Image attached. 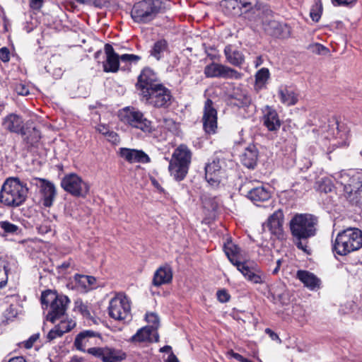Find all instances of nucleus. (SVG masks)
Segmentation results:
<instances>
[{"instance_id": "obj_1", "label": "nucleus", "mask_w": 362, "mask_h": 362, "mask_svg": "<svg viewBox=\"0 0 362 362\" xmlns=\"http://www.w3.org/2000/svg\"><path fill=\"white\" fill-rule=\"evenodd\" d=\"M317 223V218L310 214H297L290 221L293 244L308 255L312 254L309 239L316 235Z\"/></svg>"}, {"instance_id": "obj_2", "label": "nucleus", "mask_w": 362, "mask_h": 362, "mask_svg": "<svg viewBox=\"0 0 362 362\" xmlns=\"http://www.w3.org/2000/svg\"><path fill=\"white\" fill-rule=\"evenodd\" d=\"M28 193L27 185L18 177H9L4 182L0 191V202L8 207H18L26 200Z\"/></svg>"}, {"instance_id": "obj_3", "label": "nucleus", "mask_w": 362, "mask_h": 362, "mask_svg": "<svg viewBox=\"0 0 362 362\" xmlns=\"http://www.w3.org/2000/svg\"><path fill=\"white\" fill-rule=\"evenodd\" d=\"M338 182L343 186L344 196L353 205L360 203L362 194V172L341 170L337 174Z\"/></svg>"}, {"instance_id": "obj_4", "label": "nucleus", "mask_w": 362, "mask_h": 362, "mask_svg": "<svg viewBox=\"0 0 362 362\" xmlns=\"http://www.w3.org/2000/svg\"><path fill=\"white\" fill-rule=\"evenodd\" d=\"M69 303L67 296L58 295L50 290L42 292L41 295L42 308H49L46 319L52 323L64 317Z\"/></svg>"}, {"instance_id": "obj_5", "label": "nucleus", "mask_w": 362, "mask_h": 362, "mask_svg": "<svg viewBox=\"0 0 362 362\" xmlns=\"http://www.w3.org/2000/svg\"><path fill=\"white\" fill-rule=\"evenodd\" d=\"M362 247V231L348 228L339 232L334 241L332 250L339 255H346Z\"/></svg>"}, {"instance_id": "obj_6", "label": "nucleus", "mask_w": 362, "mask_h": 362, "mask_svg": "<svg viewBox=\"0 0 362 362\" xmlns=\"http://www.w3.org/2000/svg\"><path fill=\"white\" fill-rule=\"evenodd\" d=\"M192 153L185 144L177 146L170 160L168 170L170 175L177 181L185 179L188 173L192 160Z\"/></svg>"}, {"instance_id": "obj_7", "label": "nucleus", "mask_w": 362, "mask_h": 362, "mask_svg": "<svg viewBox=\"0 0 362 362\" xmlns=\"http://www.w3.org/2000/svg\"><path fill=\"white\" fill-rule=\"evenodd\" d=\"M224 251L230 262L245 279L254 284L264 283L261 272L257 268L250 267L247 262H241L239 259L240 248L236 245L231 241L227 242L224 245Z\"/></svg>"}, {"instance_id": "obj_8", "label": "nucleus", "mask_w": 362, "mask_h": 362, "mask_svg": "<svg viewBox=\"0 0 362 362\" xmlns=\"http://www.w3.org/2000/svg\"><path fill=\"white\" fill-rule=\"evenodd\" d=\"M163 0H143L136 3L131 16L134 22L146 23L153 20L158 13L167 8Z\"/></svg>"}, {"instance_id": "obj_9", "label": "nucleus", "mask_w": 362, "mask_h": 362, "mask_svg": "<svg viewBox=\"0 0 362 362\" xmlns=\"http://www.w3.org/2000/svg\"><path fill=\"white\" fill-rule=\"evenodd\" d=\"M119 117L124 124L141 130L145 134H150L155 131L152 122L137 108L128 106L119 111Z\"/></svg>"}, {"instance_id": "obj_10", "label": "nucleus", "mask_w": 362, "mask_h": 362, "mask_svg": "<svg viewBox=\"0 0 362 362\" xmlns=\"http://www.w3.org/2000/svg\"><path fill=\"white\" fill-rule=\"evenodd\" d=\"M104 51L106 55V59L103 62V71L105 72H117L119 70V61L136 63L141 59L139 56L133 54H124L119 56L110 44L105 45Z\"/></svg>"}, {"instance_id": "obj_11", "label": "nucleus", "mask_w": 362, "mask_h": 362, "mask_svg": "<svg viewBox=\"0 0 362 362\" xmlns=\"http://www.w3.org/2000/svg\"><path fill=\"white\" fill-rule=\"evenodd\" d=\"M146 101L156 108H168L173 101L170 90L163 84L151 88L150 90H144L142 95Z\"/></svg>"}, {"instance_id": "obj_12", "label": "nucleus", "mask_w": 362, "mask_h": 362, "mask_svg": "<svg viewBox=\"0 0 362 362\" xmlns=\"http://www.w3.org/2000/svg\"><path fill=\"white\" fill-rule=\"evenodd\" d=\"M109 315L116 320H125L131 317V305L129 298L123 293H117L109 303Z\"/></svg>"}, {"instance_id": "obj_13", "label": "nucleus", "mask_w": 362, "mask_h": 362, "mask_svg": "<svg viewBox=\"0 0 362 362\" xmlns=\"http://www.w3.org/2000/svg\"><path fill=\"white\" fill-rule=\"evenodd\" d=\"M62 187L75 197H85L89 192V186L81 177L74 173L66 175L61 182Z\"/></svg>"}, {"instance_id": "obj_14", "label": "nucleus", "mask_w": 362, "mask_h": 362, "mask_svg": "<svg viewBox=\"0 0 362 362\" xmlns=\"http://www.w3.org/2000/svg\"><path fill=\"white\" fill-rule=\"evenodd\" d=\"M257 0H223L221 7L225 14L240 16L256 6Z\"/></svg>"}, {"instance_id": "obj_15", "label": "nucleus", "mask_w": 362, "mask_h": 362, "mask_svg": "<svg viewBox=\"0 0 362 362\" xmlns=\"http://www.w3.org/2000/svg\"><path fill=\"white\" fill-rule=\"evenodd\" d=\"M30 183L40 188L43 206L45 207L52 206L57 196V189L54 185L47 180L39 177L32 178Z\"/></svg>"}, {"instance_id": "obj_16", "label": "nucleus", "mask_w": 362, "mask_h": 362, "mask_svg": "<svg viewBox=\"0 0 362 362\" xmlns=\"http://www.w3.org/2000/svg\"><path fill=\"white\" fill-rule=\"evenodd\" d=\"M203 128L207 134H215L217 129V110L211 99L204 103L202 117Z\"/></svg>"}, {"instance_id": "obj_17", "label": "nucleus", "mask_w": 362, "mask_h": 362, "mask_svg": "<svg viewBox=\"0 0 362 362\" xmlns=\"http://www.w3.org/2000/svg\"><path fill=\"white\" fill-rule=\"evenodd\" d=\"M252 185V182L249 181L245 182L240 187V189L247 191V196L252 202H264L270 198V192L264 187L260 185L251 187Z\"/></svg>"}, {"instance_id": "obj_18", "label": "nucleus", "mask_w": 362, "mask_h": 362, "mask_svg": "<svg viewBox=\"0 0 362 362\" xmlns=\"http://www.w3.org/2000/svg\"><path fill=\"white\" fill-rule=\"evenodd\" d=\"M157 82V76L156 73L149 68H144L139 76L136 86L141 90V95H144V90H150L151 88L160 85Z\"/></svg>"}, {"instance_id": "obj_19", "label": "nucleus", "mask_w": 362, "mask_h": 362, "mask_svg": "<svg viewBox=\"0 0 362 362\" xmlns=\"http://www.w3.org/2000/svg\"><path fill=\"white\" fill-rule=\"evenodd\" d=\"M284 214L281 210L274 211L263 224L264 230H269L272 234L280 237L283 233Z\"/></svg>"}, {"instance_id": "obj_20", "label": "nucleus", "mask_w": 362, "mask_h": 362, "mask_svg": "<svg viewBox=\"0 0 362 362\" xmlns=\"http://www.w3.org/2000/svg\"><path fill=\"white\" fill-rule=\"evenodd\" d=\"M264 30L269 35L279 38H288L291 36V27L277 21H269L264 25Z\"/></svg>"}, {"instance_id": "obj_21", "label": "nucleus", "mask_w": 362, "mask_h": 362, "mask_svg": "<svg viewBox=\"0 0 362 362\" xmlns=\"http://www.w3.org/2000/svg\"><path fill=\"white\" fill-rule=\"evenodd\" d=\"M158 337L157 332H154L152 327L146 326L139 329L136 333L127 341L136 344L144 342L158 341Z\"/></svg>"}, {"instance_id": "obj_22", "label": "nucleus", "mask_w": 362, "mask_h": 362, "mask_svg": "<svg viewBox=\"0 0 362 362\" xmlns=\"http://www.w3.org/2000/svg\"><path fill=\"white\" fill-rule=\"evenodd\" d=\"M119 155L129 163H148L151 159L142 150L121 148Z\"/></svg>"}, {"instance_id": "obj_23", "label": "nucleus", "mask_w": 362, "mask_h": 362, "mask_svg": "<svg viewBox=\"0 0 362 362\" xmlns=\"http://www.w3.org/2000/svg\"><path fill=\"white\" fill-rule=\"evenodd\" d=\"M263 113L264 125L269 131H277L281 123L276 111L272 107L267 105L263 110Z\"/></svg>"}, {"instance_id": "obj_24", "label": "nucleus", "mask_w": 362, "mask_h": 362, "mask_svg": "<svg viewBox=\"0 0 362 362\" xmlns=\"http://www.w3.org/2000/svg\"><path fill=\"white\" fill-rule=\"evenodd\" d=\"M2 125L4 128L10 132L25 134V128L23 127V121L22 118L16 115L10 114L6 116L3 121Z\"/></svg>"}, {"instance_id": "obj_25", "label": "nucleus", "mask_w": 362, "mask_h": 362, "mask_svg": "<svg viewBox=\"0 0 362 362\" xmlns=\"http://www.w3.org/2000/svg\"><path fill=\"white\" fill-rule=\"evenodd\" d=\"M258 158V151L257 147L250 144L240 156L241 163L247 168H254L257 164Z\"/></svg>"}, {"instance_id": "obj_26", "label": "nucleus", "mask_w": 362, "mask_h": 362, "mask_svg": "<svg viewBox=\"0 0 362 362\" xmlns=\"http://www.w3.org/2000/svg\"><path fill=\"white\" fill-rule=\"evenodd\" d=\"M297 278L305 287L311 291H315L320 287L321 281L314 274L305 270H299L297 272Z\"/></svg>"}, {"instance_id": "obj_27", "label": "nucleus", "mask_w": 362, "mask_h": 362, "mask_svg": "<svg viewBox=\"0 0 362 362\" xmlns=\"http://www.w3.org/2000/svg\"><path fill=\"white\" fill-rule=\"evenodd\" d=\"M99 334L92 330L81 332L75 338L74 346L76 349L86 352V347L90 344V339L98 337Z\"/></svg>"}, {"instance_id": "obj_28", "label": "nucleus", "mask_w": 362, "mask_h": 362, "mask_svg": "<svg viewBox=\"0 0 362 362\" xmlns=\"http://www.w3.org/2000/svg\"><path fill=\"white\" fill-rule=\"evenodd\" d=\"M226 61L235 66H241L244 63L245 57L243 54L235 49L233 45H228L223 50Z\"/></svg>"}, {"instance_id": "obj_29", "label": "nucleus", "mask_w": 362, "mask_h": 362, "mask_svg": "<svg viewBox=\"0 0 362 362\" xmlns=\"http://www.w3.org/2000/svg\"><path fill=\"white\" fill-rule=\"evenodd\" d=\"M221 166L218 159L214 160L208 163L205 167V177L211 185H216L219 183L218 173L220 172Z\"/></svg>"}, {"instance_id": "obj_30", "label": "nucleus", "mask_w": 362, "mask_h": 362, "mask_svg": "<svg viewBox=\"0 0 362 362\" xmlns=\"http://www.w3.org/2000/svg\"><path fill=\"white\" fill-rule=\"evenodd\" d=\"M173 279V272L170 267L164 266L158 268L153 276V284L155 286H160L170 283Z\"/></svg>"}, {"instance_id": "obj_31", "label": "nucleus", "mask_w": 362, "mask_h": 362, "mask_svg": "<svg viewBox=\"0 0 362 362\" xmlns=\"http://www.w3.org/2000/svg\"><path fill=\"white\" fill-rule=\"evenodd\" d=\"M230 98L235 100V105L240 107H248L252 102L250 95L247 90L241 87L234 88Z\"/></svg>"}, {"instance_id": "obj_32", "label": "nucleus", "mask_w": 362, "mask_h": 362, "mask_svg": "<svg viewBox=\"0 0 362 362\" xmlns=\"http://www.w3.org/2000/svg\"><path fill=\"white\" fill-rule=\"evenodd\" d=\"M281 102L287 106L294 105L298 102V96L295 92L286 86H281L278 90Z\"/></svg>"}, {"instance_id": "obj_33", "label": "nucleus", "mask_w": 362, "mask_h": 362, "mask_svg": "<svg viewBox=\"0 0 362 362\" xmlns=\"http://www.w3.org/2000/svg\"><path fill=\"white\" fill-rule=\"evenodd\" d=\"M127 358V354L122 349L105 346L103 362H122Z\"/></svg>"}, {"instance_id": "obj_34", "label": "nucleus", "mask_w": 362, "mask_h": 362, "mask_svg": "<svg viewBox=\"0 0 362 362\" xmlns=\"http://www.w3.org/2000/svg\"><path fill=\"white\" fill-rule=\"evenodd\" d=\"M25 134H21L23 137V141H25L29 146H37L41 139L40 132L34 127H28V123L25 128Z\"/></svg>"}, {"instance_id": "obj_35", "label": "nucleus", "mask_w": 362, "mask_h": 362, "mask_svg": "<svg viewBox=\"0 0 362 362\" xmlns=\"http://www.w3.org/2000/svg\"><path fill=\"white\" fill-rule=\"evenodd\" d=\"M22 229L18 226L8 221H0V236L6 238L8 235H19Z\"/></svg>"}, {"instance_id": "obj_36", "label": "nucleus", "mask_w": 362, "mask_h": 362, "mask_svg": "<svg viewBox=\"0 0 362 362\" xmlns=\"http://www.w3.org/2000/svg\"><path fill=\"white\" fill-rule=\"evenodd\" d=\"M255 89L261 90L265 87L269 77L270 73L267 68L260 69L255 74Z\"/></svg>"}, {"instance_id": "obj_37", "label": "nucleus", "mask_w": 362, "mask_h": 362, "mask_svg": "<svg viewBox=\"0 0 362 362\" xmlns=\"http://www.w3.org/2000/svg\"><path fill=\"white\" fill-rule=\"evenodd\" d=\"M168 43L165 40H160L154 43L151 54L159 60L163 54L167 50Z\"/></svg>"}, {"instance_id": "obj_38", "label": "nucleus", "mask_w": 362, "mask_h": 362, "mask_svg": "<svg viewBox=\"0 0 362 362\" xmlns=\"http://www.w3.org/2000/svg\"><path fill=\"white\" fill-rule=\"evenodd\" d=\"M242 77V74L238 71L221 64L219 78H230V79H240Z\"/></svg>"}, {"instance_id": "obj_39", "label": "nucleus", "mask_w": 362, "mask_h": 362, "mask_svg": "<svg viewBox=\"0 0 362 362\" xmlns=\"http://www.w3.org/2000/svg\"><path fill=\"white\" fill-rule=\"evenodd\" d=\"M221 67V64L213 62L204 68V74L207 78H219Z\"/></svg>"}, {"instance_id": "obj_40", "label": "nucleus", "mask_w": 362, "mask_h": 362, "mask_svg": "<svg viewBox=\"0 0 362 362\" xmlns=\"http://www.w3.org/2000/svg\"><path fill=\"white\" fill-rule=\"evenodd\" d=\"M322 13V4L321 0H315L310 11V16L315 22H318Z\"/></svg>"}, {"instance_id": "obj_41", "label": "nucleus", "mask_w": 362, "mask_h": 362, "mask_svg": "<svg viewBox=\"0 0 362 362\" xmlns=\"http://www.w3.org/2000/svg\"><path fill=\"white\" fill-rule=\"evenodd\" d=\"M76 326V322L72 320H60V322L56 325V327L63 331V334L70 332Z\"/></svg>"}, {"instance_id": "obj_42", "label": "nucleus", "mask_w": 362, "mask_h": 362, "mask_svg": "<svg viewBox=\"0 0 362 362\" xmlns=\"http://www.w3.org/2000/svg\"><path fill=\"white\" fill-rule=\"evenodd\" d=\"M146 320L149 324H151V325H149L148 327H152L154 332H157L159 324L158 315L153 313H147L146 315Z\"/></svg>"}, {"instance_id": "obj_43", "label": "nucleus", "mask_w": 362, "mask_h": 362, "mask_svg": "<svg viewBox=\"0 0 362 362\" xmlns=\"http://www.w3.org/2000/svg\"><path fill=\"white\" fill-rule=\"evenodd\" d=\"M308 49L313 53L325 55L329 53V49L319 43H315L309 45Z\"/></svg>"}, {"instance_id": "obj_44", "label": "nucleus", "mask_w": 362, "mask_h": 362, "mask_svg": "<svg viewBox=\"0 0 362 362\" xmlns=\"http://www.w3.org/2000/svg\"><path fill=\"white\" fill-rule=\"evenodd\" d=\"M7 283V272L4 261L0 258V288L4 287Z\"/></svg>"}, {"instance_id": "obj_45", "label": "nucleus", "mask_w": 362, "mask_h": 362, "mask_svg": "<svg viewBox=\"0 0 362 362\" xmlns=\"http://www.w3.org/2000/svg\"><path fill=\"white\" fill-rule=\"evenodd\" d=\"M63 336V331L58 329L56 326L52 329L47 334V341L50 342L55 339L62 337Z\"/></svg>"}, {"instance_id": "obj_46", "label": "nucleus", "mask_w": 362, "mask_h": 362, "mask_svg": "<svg viewBox=\"0 0 362 362\" xmlns=\"http://www.w3.org/2000/svg\"><path fill=\"white\" fill-rule=\"evenodd\" d=\"M86 351L89 354L101 358L103 361L105 353V347H92L88 349Z\"/></svg>"}, {"instance_id": "obj_47", "label": "nucleus", "mask_w": 362, "mask_h": 362, "mask_svg": "<svg viewBox=\"0 0 362 362\" xmlns=\"http://www.w3.org/2000/svg\"><path fill=\"white\" fill-rule=\"evenodd\" d=\"M334 189V185L329 180H323L320 185V190L325 193L331 192Z\"/></svg>"}, {"instance_id": "obj_48", "label": "nucleus", "mask_w": 362, "mask_h": 362, "mask_svg": "<svg viewBox=\"0 0 362 362\" xmlns=\"http://www.w3.org/2000/svg\"><path fill=\"white\" fill-rule=\"evenodd\" d=\"M15 91L20 95H28L30 93L28 87L21 83H16L15 86Z\"/></svg>"}, {"instance_id": "obj_49", "label": "nucleus", "mask_w": 362, "mask_h": 362, "mask_svg": "<svg viewBox=\"0 0 362 362\" xmlns=\"http://www.w3.org/2000/svg\"><path fill=\"white\" fill-rule=\"evenodd\" d=\"M76 308L77 310L84 316L86 317H90V313L88 309V306L86 304H84L83 302H77L76 303Z\"/></svg>"}, {"instance_id": "obj_50", "label": "nucleus", "mask_w": 362, "mask_h": 362, "mask_svg": "<svg viewBox=\"0 0 362 362\" xmlns=\"http://www.w3.org/2000/svg\"><path fill=\"white\" fill-rule=\"evenodd\" d=\"M158 122L162 127H164L165 128H166V129H168L169 130L172 129L175 127V122H174L173 119H172L170 118H165V117H164L163 119H158Z\"/></svg>"}, {"instance_id": "obj_51", "label": "nucleus", "mask_w": 362, "mask_h": 362, "mask_svg": "<svg viewBox=\"0 0 362 362\" xmlns=\"http://www.w3.org/2000/svg\"><path fill=\"white\" fill-rule=\"evenodd\" d=\"M74 279L84 288L87 287V281H88V279L93 280V276L80 274H76Z\"/></svg>"}, {"instance_id": "obj_52", "label": "nucleus", "mask_w": 362, "mask_h": 362, "mask_svg": "<svg viewBox=\"0 0 362 362\" xmlns=\"http://www.w3.org/2000/svg\"><path fill=\"white\" fill-rule=\"evenodd\" d=\"M357 0H332V3L335 6H349L356 4Z\"/></svg>"}, {"instance_id": "obj_53", "label": "nucleus", "mask_w": 362, "mask_h": 362, "mask_svg": "<svg viewBox=\"0 0 362 362\" xmlns=\"http://www.w3.org/2000/svg\"><path fill=\"white\" fill-rule=\"evenodd\" d=\"M203 204L205 208L208 210L216 211L218 208V203L214 199H205L203 201Z\"/></svg>"}, {"instance_id": "obj_54", "label": "nucleus", "mask_w": 362, "mask_h": 362, "mask_svg": "<svg viewBox=\"0 0 362 362\" xmlns=\"http://www.w3.org/2000/svg\"><path fill=\"white\" fill-rule=\"evenodd\" d=\"M40 334H34L28 340L23 342L25 348L30 349L33 347L34 343L38 339Z\"/></svg>"}, {"instance_id": "obj_55", "label": "nucleus", "mask_w": 362, "mask_h": 362, "mask_svg": "<svg viewBox=\"0 0 362 362\" xmlns=\"http://www.w3.org/2000/svg\"><path fill=\"white\" fill-rule=\"evenodd\" d=\"M216 295L218 300L221 303H226L230 298V295L225 290L218 291Z\"/></svg>"}, {"instance_id": "obj_56", "label": "nucleus", "mask_w": 362, "mask_h": 362, "mask_svg": "<svg viewBox=\"0 0 362 362\" xmlns=\"http://www.w3.org/2000/svg\"><path fill=\"white\" fill-rule=\"evenodd\" d=\"M0 59L4 62H7L10 59V52L6 47L0 49Z\"/></svg>"}, {"instance_id": "obj_57", "label": "nucleus", "mask_w": 362, "mask_h": 362, "mask_svg": "<svg viewBox=\"0 0 362 362\" xmlns=\"http://www.w3.org/2000/svg\"><path fill=\"white\" fill-rule=\"evenodd\" d=\"M96 130L102 134L106 135L110 133L109 127L106 124H100L96 127Z\"/></svg>"}, {"instance_id": "obj_58", "label": "nucleus", "mask_w": 362, "mask_h": 362, "mask_svg": "<svg viewBox=\"0 0 362 362\" xmlns=\"http://www.w3.org/2000/svg\"><path fill=\"white\" fill-rule=\"evenodd\" d=\"M43 0H30V6L33 9H40L42 6Z\"/></svg>"}, {"instance_id": "obj_59", "label": "nucleus", "mask_w": 362, "mask_h": 362, "mask_svg": "<svg viewBox=\"0 0 362 362\" xmlns=\"http://www.w3.org/2000/svg\"><path fill=\"white\" fill-rule=\"evenodd\" d=\"M228 355H230L231 357H233V358L240 361V362H243L245 358L241 356L240 354H238V353H235L234 352L233 350H230L228 352Z\"/></svg>"}, {"instance_id": "obj_60", "label": "nucleus", "mask_w": 362, "mask_h": 362, "mask_svg": "<svg viewBox=\"0 0 362 362\" xmlns=\"http://www.w3.org/2000/svg\"><path fill=\"white\" fill-rule=\"evenodd\" d=\"M108 139L112 142H117L119 141L118 135L112 131H110V133L107 134Z\"/></svg>"}, {"instance_id": "obj_61", "label": "nucleus", "mask_w": 362, "mask_h": 362, "mask_svg": "<svg viewBox=\"0 0 362 362\" xmlns=\"http://www.w3.org/2000/svg\"><path fill=\"white\" fill-rule=\"evenodd\" d=\"M265 332H266V333L269 334L272 339L276 340V339H279L278 335L275 332H274L272 329H270L269 328H267Z\"/></svg>"}, {"instance_id": "obj_62", "label": "nucleus", "mask_w": 362, "mask_h": 362, "mask_svg": "<svg viewBox=\"0 0 362 362\" xmlns=\"http://www.w3.org/2000/svg\"><path fill=\"white\" fill-rule=\"evenodd\" d=\"M165 362H179L177 358L173 353H171Z\"/></svg>"}, {"instance_id": "obj_63", "label": "nucleus", "mask_w": 362, "mask_h": 362, "mask_svg": "<svg viewBox=\"0 0 362 362\" xmlns=\"http://www.w3.org/2000/svg\"><path fill=\"white\" fill-rule=\"evenodd\" d=\"M263 59L262 56H259L256 58L255 61L254 62L255 67L257 68L259 66H261L263 64Z\"/></svg>"}, {"instance_id": "obj_64", "label": "nucleus", "mask_w": 362, "mask_h": 362, "mask_svg": "<svg viewBox=\"0 0 362 362\" xmlns=\"http://www.w3.org/2000/svg\"><path fill=\"white\" fill-rule=\"evenodd\" d=\"M8 362H28V361L23 357H15V358H11Z\"/></svg>"}]
</instances>
